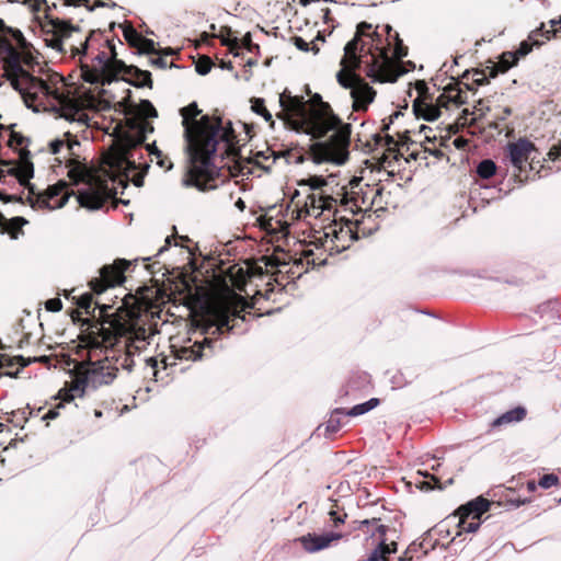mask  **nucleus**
I'll use <instances>...</instances> for the list:
<instances>
[{
    "label": "nucleus",
    "mask_w": 561,
    "mask_h": 561,
    "mask_svg": "<svg viewBox=\"0 0 561 561\" xmlns=\"http://www.w3.org/2000/svg\"><path fill=\"white\" fill-rule=\"evenodd\" d=\"M81 78L92 84H106L113 80H125L135 87H151V73L135 66H126L117 59L115 44L108 39L103 48L92 58L91 64L81 61Z\"/></svg>",
    "instance_id": "1a4fd4ad"
},
{
    "label": "nucleus",
    "mask_w": 561,
    "mask_h": 561,
    "mask_svg": "<svg viewBox=\"0 0 561 561\" xmlns=\"http://www.w3.org/2000/svg\"><path fill=\"white\" fill-rule=\"evenodd\" d=\"M337 205L352 213H355V208H359L357 198L350 196L344 187H341L335 195L329 192H311L307 195L304 207L297 210V219L308 216L318 218L325 213H332Z\"/></svg>",
    "instance_id": "9b49d317"
},
{
    "label": "nucleus",
    "mask_w": 561,
    "mask_h": 561,
    "mask_svg": "<svg viewBox=\"0 0 561 561\" xmlns=\"http://www.w3.org/2000/svg\"><path fill=\"white\" fill-rule=\"evenodd\" d=\"M526 416V410L523 407H516L510 411H506L497 419H495L492 423L493 426H501L511 424L514 422H519Z\"/></svg>",
    "instance_id": "393cba45"
},
{
    "label": "nucleus",
    "mask_w": 561,
    "mask_h": 561,
    "mask_svg": "<svg viewBox=\"0 0 561 561\" xmlns=\"http://www.w3.org/2000/svg\"><path fill=\"white\" fill-rule=\"evenodd\" d=\"M173 239L176 240L173 236L167 237L165 238V244L158 250L157 255H160L161 253H163L168 249V247L171 245V242H172Z\"/></svg>",
    "instance_id": "a18cd8bd"
},
{
    "label": "nucleus",
    "mask_w": 561,
    "mask_h": 561,
    "mask_svg": "<svg viewBox=\"0 0 561 561\" xmlns=\"http://www.w3.org/2000/svg\"><path fill=\"white\" fill-rule=\"evenodd\" d=\"M450 536H446V534H442L440 538L443 541H449L451 540V538H449Z\"/></svg>",
    "instance_id": "5fc2aeb1"
},
{
    "label": "nucleus",
    "mask_w": 561,
    "mask_h": 561,
    "mask_svg": "<svg viewBox=\"0 0 561 561\" xmlns=\"http://www.w3.org/2000/svg\"><path fill=\"white\" fill-rule=\"evenodd\" d=\"M519 57L515 51H506L503 53L499 62L495 66L496 71L505 72L513 66H515L518 61Z\"/></svg>",
    "instance_id": "cd10ccee"
},
{
    "label": "nucleus",
    "mask_w": 561,
    "mask_h": 561,
    "mask_svg": "<svg viewBox=\"0 0 561 561\" xmlns=\"http://www.w3.org/2000/svg\"><path fill=\"white\" fill-rule=\"evenodd\" d=\"M72 193L73 191L69 190L67 182L59 181L44 192L36 193L34 191L30 198L33 206L54 210L64 207Z\"/></svg>",
    "instance_id": "4468645a"
},
{
    "label": "nucleus",
    "mask_w": 561,
    "mask_h": 561,
    "mask_svg": "<svg viewBox=\"0 0 561 561\" xmlns=\"http://www.w3.org/2000/svg\"><path fill=\"white\" fill-rule=\"evenodd\" d=\"M341 538V534L333 531L320 535L309 533L308 535L298 538L297 541L300 542L307 552L312 553L330 547L333 542L339 541Z\"/></svg>",
    "instance_id": "aec40b11"
},
{
    "label": "nucleus",
    "mask_w": 561,
    "mask_h": 561,
    "mask_svg": "<svg viewBox=\"0 0 561 561\" xmlns=\"http://www.w3.org/2000/svg\"><path fill=\"white\" fill-rule=\"evenodd\" d=\"M139 111H140V114L136 115L135 117L142 118L146 122H148L147 118L157 117V115H158L157 110L154 108L152 103L148 100L141 101Z\"/></svg>",
    "instance_id": "473e14b6"
},
{
    "label": "nucleus",
    "mask_w": 561,
    "mask_h": 561,
    "mask_svg": "<svg viewBox=\"0 0 561 561\" xmlns=\"http://www.w3.org/2000/svg\"><path fill=\"white\" fill-rule=\"evenodd\" d=\"M417 473L423 476L424 478H430L431 481L434 482V484H431V482H428V481L421 482V485H420L421 489H425V490H432L434 488L442 489V485L439 484V479L437 477L430 474L427 472H422V471H419Z\"/></svg>",
    "instance_id": "e433bc0d"
},
{
    "label": "nucleus",
    "mask_w": 561,
    "mask_h": 561,
    "mask_svg": "<svg viewBox=\"0 0 561 561\" xmlns=\"http://www.w3.org/2000/svg\"><path fill=\"white\" fill-rule=\"evenodd\" d=\"M211 66H213V62H211L210 58L203 57V58H199V60L197 61L195 69L197 71V73L205 76L210 71Z\"/></svg>",
    "instance_id": "4c0bfd02"
},
{
    "label": "nucleus",
    "mask_w": 561,
    "mask_h": 561,
    "mask_svg": "<svg viewBox=\"0 0 561 561\" xmlns=\"http://www.w3.org/2000/svg\"><path fill=\"white\" fill-rule=\"evenodd\" d=\"M461 529L466 530L467 533H474L476 530H478V528H458V530L451 537V540L443 541L440 538L442 534H446V536H451L449 528H427V530L422 535L420 542H413L409 547L405 554L412 551H416L417 548L422 550L424 554H427L430 551L436 549L437 547L447 548L451 542H454L456 537L462 534ZM404 559H412V557L404 556L402 560Z\"/></svg>",
    "instance_id": "dca6fc26"
},
{
    "label": "nucleus",
    "mask_w": 561,
    "mask_h": 561,
    "mask_svg": "<svg viewBox=\"0 0 561 561\" xmlns=\"http://www.w3.org/2000/svg\"><path fill=\"white\" fill-rule=\"evenodd\" d=\"M356 239L357 236L350 225L334 224L325 228L322 247L330 253H340L348 249Z\"/></svg>",
    "instance_id": "f3484780"
},
{
    "label": "nucleus",
    "mask_w": 561,
    "mask_h": 561,
    "mask_svg": "<svg viewBox=\"0 0 561 561\" xmlns=\"http://www.w3.org/2000/svg\"><path fill=\"white\" fill-rule=\"evenodd\" d=\"M4 220V217L0 214V224Z\"/></svg>",
    "instance_id": "680f3d73"
},
{
    "label": "nucleus",
    "mask_w": 561,
    "mask_h": 561,
    "mask_svg": "<svg viewBox=\"0 0 561 561\" xmlns=\"http://www.w3.org/2000/svg\"><path fill=\"white\" fill-rule=\"evenodd\" d=\"M131 33L137 37V45L142 53L151 54L156 51V44L152 39L141 37L135 30Z\"/></svg>",
    "instance_id": "2f4dec72"
},
{
    "label": "nucleus",
    "mask_w": 561,
    "mask_h": 561,
    "mask_svg": "<svg viewBox=\"0 0 561 561\" xmlns=\"http://www.w3.org/2000/svg\"><path fill=\"white\" fill-rule=\"evenodd\" d=\"M152 131L153 126L150 122L137 117L127 118L126 127L116 138L113 152L107 158L110 167L123 172L136 186L144 184L145 174L149 169L148 162L142 159V144Z\"/></svg>",
    "instance_id": "0eeeda50"
},
{
    "label": "nucleus",
    "mask_w": 561,
    "mask_h": 561,
    "mask_svg": "<svg viewBox=\"0 0 561 561\" xmlns=\"http://www.w3.org/2000/svg\"><path fill=\"white\" fill-rule=\"evenodd\" d=\"M466 96L467 93L458 84H450L444 89L443 93L437 98V102L443 106H447L448 103L460 105L466 102Z\"/></svg>",
    "instance_id": "5701e85b"
},
{
    "label": "nucleus",
    "mask_w": 561,
    "mask_h": 561,
    "mask_svg": "<svg viewBox=\"0 0 561 561\" xmlns=\"http://www.w3.org/2000/svg\"><path fill=\"white\" fill-rule=\"evenodd\" d=\"M328 430H331V431H336L337 430V425L333 424V420H330L329 423H328Z\"/></svg>",
    "instance_id": "3c124183"
},
{
    "label": "nucleus",
    "mask_w": 561,
    "mask_h": 561,
    "mask_svg": "<svg viewBox=\"0 0 561 561\" xmlns=\"http://www.w3.org/2000/svg\"><path fill=\"white\" fill-rule=\"evenodd\" d=\"M151 64L153 66H157L159 68H165L167 67V61L162 58V57H156L151 60Z\"/></svg>",
    "instance_id": "49530a36"
},
{
    "label": "nucleus",
    "mask_w": 561,
    "mask_h": 561,
    "mask_svg": "<svg viewBox=\"0 0 561 561\" xmlns=\"http://www.w3.org/2000/svg\"><path fill=\"white\" fill-rule=\"evenodd\" d=\"M182 124L191 157V167L183 179L185 186H194L198 191L215 190L226 182L227 175L221 173L225 157H236L240 150V140L232 128L231 122L224 123L218 116L201 114L195 102L182 107Z\"/></svg>",
    "instance_id": "f03ea898"
},
{
    "label": "nucleus",
    "mask_w": 561,
    "mask_h": 561,
    "mask_svg": "<svg viewBox=\"0 0 561 561\" xmlns=\"http://www.w3.org/2000/svg\"><path fill=\"white\" fill-rule=\"evenodd\" d=\"M251 103V110L256 115H260L263 117V119L270 124L271 127H274V119L272 113L268 111L265 104V100L262 98H252L250 100Z\"/></svg>",
    "instance_id": "a878e982"
},
{
    "label": "nucleus",
    "mask_w": 561,
    "mask_h": 561,
    "mask_svg": "<svg viewBox=\"0 0 561 561\" xmlns=\"http://www.w3.org/2000/svg\"><path fill=\"white\" fill-rule=\"evenodd\" d=\"M62 308L60 299L54 298L46 301V309L53 312L59 311Z\"/></svg>",
    "instance_id": "ea45409f"
},
{
    "label": "nucleus",
    "mask_w": 561,
    "mask_h": 561,
    "mask_svg": "<svg viewBox=\"0 0 561 561\" xmlns=\"http://www.w3.org/2000/svg\"><path fill=\"white\" fill-rule=\"evenodd\" d=\"M101 412L100 411H95V416H101Z\"/></svg>",
    "instance_id": "052dcab7"
},
{
    "label": "nucleus",
    "mask_w": 561,
    "mask_h": 561,
    "mask_svg": "<svg viewBox=\"0 0 561 561\" xmlns=\"http://www.w3.org/2000/svg\"><path fill=\"white\" fill-rule=\"evenodd\" d=\"M34 169L33 163L30 161H23L16 169H15V176L19 180L21 185H24L30 194H34V185L30 183V179L33 178Z\"/></svg>",
    "instance_id": "b1692460"
},
{
    "label": "nucleus",
    "mask_w": 561,
    "mask_h": 561,
    "mask_svg": "<svg viewBox=\"0 0 561 561\" xmlns=\"http://www.w3.org/2000/svg\"><path fill=\"white\" fill-rule=\"evenodd\" d=\"M56 161H58L59 163L62 162V160L60 158H56Z\"/></svg>",
    "instance_id": "e2e57ef3"
},
{
    "label": "nucleus",
    "mask_w": 561,
    "mask_h": 561,
    "mask_svg": "<svg viewBox=\"0 0 561 561\" xmlns=\"http://www.w3.org/2000/svg\"><path fill=\"white\" fill-rule=\"evenodd\" d=\"M322 12H323V18H324L325 20H328V16H329V14H330V9H328V8L322 9Z\"/></svg>",
    "instance_id": "603ef678"
},
{
    "label": "nucleus",
    "mask_w": 561,
    "mask_h": 561,
    "mask_svg": "<svg viewBox=\"0 0 561 561\" xmlns=\"http://www.w3.org/2000/svg\"><path fill=\"white\" fill-rule=\"evenodd\" d=\"M495 171L496 164L490 159L481 161L477 167V173L482 179H490L495 174Z\"/></svg>",
    "instance_id": "7c9ffc66"
},
{
    "label": "nucleus",
    "mask_w": 561,
    "mask_h": 561,
    "mask_svg": "<svg viewBox=\"0 0 561 561\" xmlns=\"http://www.w3.org/2000/svg\"><path fill=\"white\" fill-rule=\"evenodd\" d=\"M116 4L115 3H112L111 7H115ZM102 7H110V4L105 3V2H101V1H98L95 2L93 5H90L88 7V10L89 11H93L95 10L96 8H102Z\"/></svg>",
    "instance_id": "de8ad7c7"
},
{
    "label": "nucleus",
    "mask_w": 561,
    "mask_h": 561,
    "mask_svg": "<svg viewBox=\"0 0 561 561\" xmlns=\"http://www.w3.org/2000/svg\"><path fill=\"white\" fill-rule=\"evenodd\" d=\"M56 400H59L58 403L50 408L44 415H43V420L45 421H48V420H55L58 415H59V410L61 408H64L65 403H67L68 401L66 400H62V398L60 397V394L58 393L57 397L55 398Z\"/></svg>",
    "instance_id": "f704fd0d"
},
{
    "label": "nucleus",
    "mask_w": 561,
    "mask_h": 561,
    "mask_svg": "<svg viewBox=\"0 0 561 561\" xmlns=\"http://www.w3.org/2000/svg\"><path fill=\"white\" fill-rule=\"evenodd\" d=\"M300 186H308L312 192H329L327 190L328 180L323 176L312 175L304 179L299 183Z\"/></svg>",
    "instance_id": "bb28decb"
},
{
    "label": "nucleus",
    "mask_w": 561,
    "mask_h": 561,
    "mask_svg": "<svg viewBox=\"0 0 561 561\" xmlns=\"http://www.w3.org/2000/svg\"><path fill=\"white\" fill-rule=\"evenodd\" d=\"M77 305L80 309H82L87 314L94 312L95 307L93 305V297L91 294L87 293L79 297Z\"/></svg>",
    "instance_id": "72a5a7b5"
},
{
    "label": "nucleus",
    "mask_w": 561,
    "mask_h": 561,
    "mask_svg": "<svg viewBox=\"0 0 561 561\" xmlns=\"http://www.w3.org/2000/svg\"><path fill=\"white\" fill-rule=\"evenodd\" d=\"M427 129H428V130H431V128H430V127H427V126H425V125H422V126L420 127V133H426V130H427Z\"/></svg>",
    "instance_id": "864d4df0"
},
{
    "label": "nucleus",
    "mask_w": 561,
    "mask_h": 561,
    "mask_svg": "<svg viewBox=\"0 0 561 561\" xmlns=\"http://www.w3.org/2000/svg\"><path fill=\"white\" fill-rule=\"evenodd\" d=\"M387 138H388V141H387L388 145L393 144V139L391 137L388 136Z\"/></svg>",
    "instance_id": "13d9d810"
},
{
    "label": "nucleus",
    "mask_w": 561,
    "mask_h": 561,
    "mask_svg": "<svg viewBox=\"0 0 561 561\" xmlns=\"http://www.w3.org/2000/svg\"><path fill=\"white\" fill-rule=\"evenodd\" d=\"M329 520L334 524V526H337L339 524H344L346 514L341 510H330L328 512Z\"/></svg>",
    "instance_id": "58836bf2"
},
{
    "label": "nucleus",
    "mask_w": 561,
    "mask_h": 561,
    "mask_svg": "<svg viewBox=\"0 0 561 561\" xmlns=\"http://www.w3.org/2000/svg\"><path fill=\"white\" fill-rule=\"evenodd\" d=\"M371 30V24L362 22L357 25L355 37L344 47V56L341 60L342 69L337 72V82L351 90L353 108L356 112L366 111L374 101L376 92L354 71L364 66L365 73L374 81L393 82L398 73L394 71V60H400L408 55V47L391 26L386 25L387 42L390 46L393 42L392 54L389 47L382 44L381 36Z\"/></svg>",
    "instance_id": "7ed1b4c3"
},
{
    "label": "nucleus",
    "mask_w": 561,
    "mask_h": 561,
    "mask_svg": "<svg viewBox=\"0 0 561 561\" xmlns=\"http://www.w3.org/2000/svg\"><path fill=\"white\" fill-rule=\"evenodd\" d=\"M313 101V104L308 105L302 96L293 95L285 89L279 93V111L275 116L286 127L313 138H321L332 130L328 140L311 146V154L317 163L343 164L348 158L351 125L342 123L319 94H316Z\"/></svg>",
    "instance_id": "20e7f679"
},
{
    "label": "nucleus",
    "mask_w": 561,
    "mask_h": 561,
    "mask_svg": "<svg viewBox=\"0 0 561 561\" xmlns=\"http://www.w3.org/2000/svg\"><path fill=\"white\" fill-rule=\"evenodd\" d=\"M22 220H23L22 218L16 217V218H13V219L11 220V224H13V222H18V221H22Z\"/></svg>",
    "instance_id": "4d7b16f0"
},
{
    "label": "nucleus",
    "mask_w": 561,
    "mask_h": 561,
    "mask_svg": "<svg viewBox=\"0 0 561 561\" xmlns=\"http://www.w3.org/2000/svg\"><path fill=\"white\" fill-rule=\"evenodd\" d=\"M95 306L101 320L91 324L82 339L88 348V362L79 366L70 387L59 390L66 401L82 397L85 388L112 382L119 368L130 371L134 355L158 333L160 311L144 298H125L111 314L107 312L110 305L96 301Z\"/></svg>",
    "instance_id": "f257e3e1"
},
{
    "label": "nucleus",
    "mask_w": 561,
    "mask_h": 561,
    "mask_svg": "<svg viewBox=\"0 0 561 561\" xmlns=\"http://www.w3.org/2000/svg\"><path fill=\"white\" fill-rule=\"evenodd\" d=\"M506 150L511 163L522 171L524 163L527 162L531 152L535 151V146L528 139L520 138L515 142H510Z\"/></svg>",
    "instance_id": "412c9836"
},
{
    "label": "nucleus",
    "mask_w": 561,
    "mask_h": 561,
    "mask_svg": "<svg viewBox=\"0 0 561 561\" xmlns=\"http://www.w3.org/2000/svg\"><path fill=\"white\" fill-rule=\"evenodd\" d=\"M236 207H237V208H239L240 210H244V208H245V204H244V202H243L241 198H239V199L236 202Z\"/></svg>",
    "instance_id": "8fccbe9b"
},
{
    "label": "nucleus",
    "mask_w": 561,
    "mask_h": 561,
    "mask_svg": "<svg viewBox=\"0 0 561 561\" xmlns=\"http://www.w3.org/2000/svg\"><path fill=\"white\" fill-rule=\"evenodd\" d=\"M512 114V110L508 106L499 107V111L494 114V117L499 121L506 119Z\"/></svg>",
    "instance_id": "79ce46f5"
},
{
    "label": "nucleus",
    "mask_w": 561,
    "mask_h": 561,
    "mask_svg": "<svg viewBox=\"0 0 561 561\" xmlns=\"http://www.w3.org/2000/svg\"><path fill=\"white\" fill-rule=\"evenodd\" d=\"M381 530V541L378 543V546L370 552V554L363 559L362 561H389V557L392 553L397 552L398 545L396 541H391L389 543L386 542V529L387 528H378Z\"/></svg>",
    "instance_id": "4be33fe9"
},
{
    "label": "nucleus",
    "mask_w": 561,
    "mask_h": 561,
    "mask_svg": "<svg viewBox=\"0 0 561 561\" xmlns=\"http://www.w3.org/2000/svg\"><path fill=\"white\" fill-rule=\"evenodd\" d=\"M215 341L209 337H203V340L186 339L181 344L172 343L170 345L169 355H159L158 357L146 358V368L149 369L156 380H158L160 374V367L165 370L169 367L175 366L178 360H197L204 355L206 348H213Z\"/></svg>",
    "instance_id": "9d476101"
},
{
    "label": "nucleus",
    "mask_w": 561,
    "mask_h": 561,
    "mask_svg": "<svg viewBox=\"0 0 561 561\" xmlns=\"http://www.w3.org/2000/svg\"><path fill=\"white\" fill-rule=\"evenodd\" d=\"M492 503L483 496H478L459 506L454 514L446 519L456 523L455 526H480L483 515L489 512Z\"/></svg>",
    "instance_id": "ddd939ff"
},
{
    "label": "nucleus",
    "mask_w": 561,
    "mask_h": 561,
    "mask_svg": "<svg viewBox=\"0 0 561 561\" xmlns=\"http://www.w3.org/2000/svg\"><path fill=\"white\" fill-rule=\"evenodd\" d=\"M128 266L129 263L124 259H118L111 265H104L100 270V276L90 280L91 290L100 295L107 288L121 285L125 280L124 273Z\"/></svg>",
    "instance_id": "2eb2a0df"
},
{
    "label": "nucleus",
    "mask_w": 561,
    "mask_h": 561,
    "mask_svg": "<svg viewBox=\"0 0 561 561\" xmlns=\"http://www.w3.org/2000/svg\"><path fill=\"white\" fill-rule=\"evenodd\" d=\"M360 526H369V520H368V519H364V520L360 523Z\"/></svg>",
    "instance_id": "6e6d98bb"
},
{
    "label": "nucleus",
    "mask_w": 561,
    "mask_h": 561,
    "mask_svg": "<svg viewBox=\"0 0 561 561\" xmlns=\"http://www.w3.org/2000/svg\"><path fill=\"white\" fill-rule=\"evenodd\" d=\"M30 11L34 14V20L37 21L43 32L48 36L46 43L57 51L70 50L73 57L78 56L80 62L82 56H87L89 49L92 47L93 36L90 34L83 39H80L78 45L71 41L75 35H80V28L73 26L70 22L59 19L53 14V10L60 7H85L88 9L90 0H59L51 5L47 4L46 0H26L24 2Z\"/></svg>",
    "instance_id": "423d86ee"
},
{
    "label": "nucleus",
    "mask_w": 561,
    "mask_h": 561,
    "mask_svg": "<svg viewBox=\"0 0 561 561\" xmlns=\"http://www.w3.org/2000/svg\"><path fill=\"white\" fill-rule=\"evenodd\" d=\"M295 46L301 51H309L311 49L310 44L306 42L302 37L294 38ZM314 49V47H312Z\"/></svg>",
    "instance_id": "a19ab883"
},
{
    "label": "nucleus",
    "mask_w": 561,
    "mask_h": 561,
    "mask_svg": "<svg viewBox=\"0 0 561 561\" xmlns=\"http://www.w3.org/2000/svg\"><path fill=\"white\" fill-rule=\"evenodd\" d=\"M222 44H224V45L229 46L231 51H232L234 48H237V47H238V41H237V38H234V39H232V41H230V39H225V41L222 42Z\"/></svg>",
    "instance_id": "09e8293b"
},
{
    "label": "nucleus",
    "mask_w": 561,
    "mask_h": 561,
    "mask_svg": "<svg viewBox=\"0 0 561 561\" xmlns=\"http://www.w3.org/2000/svg\"><path fill=\"white\" fill-rule=\"evenodd\" d=\"M474 110L480 113V116H483L485 112L491 111L490 106L485 104V101L479 100L478 104L474 106Z\"/></svg>",
    "instance_id": "37998d69"
},
{
    "label": "nucleus",
    "mask_w": 561,
    "mask_h": 561,
    "mask_svg": "<svg viewBox=\"0 0 561 561\" xmlns=\"http://www.w3.org/2000/svg\"><path fill=\"white\" fill-rule=\"evenodd\" d=\"M7 64L11 83L28 108L55 111L69 105L64 77L39 68L31 53L12 50Z\"/></svg>",
    "instance_id": "39448f33"
},
{
    "label": "nucleus",
    "mask_w": 561,
    "mask_h": 561,
    "mask_svg": "<svg viewBox=\"0 0 561 561\" xmlns=\"http://www.w3.org/2000/svg\"><path fill=\"white\" fill-rule=\"evenodd\" d=\"M416 89L419 91V96L413 102V112L416 117H421L425 121L433 122L437 119L440 115L439 105H434L432 102L426 100V90L427 87L425 82L419 81L416 82Z\"/></svg>",
    "instance_id": "a211bd4d"
},
{
    "label": "nucleus",
    "mask_w": 561,
    "mask_h": 561,
    "mask_svg": "<svg viewBox=\"0 0 561 561\" xmlns=\"http://www.w3.org/2000/svg\"><path fill=\"white\" fill-rule=\"evenodd\" d=\"M64 137L50 141L49 150L53 154L65 152L64 159L68 169V178L73 184L82 185L77 194L80 206L92 210L100 209L111 197L112 191L105 180L98 178L84 163L75 158L77 156L76 148L80 146V142L69 133H66Z\"/></svg>",
    "instance_id": "6e6552de"
},
{
    "label": "nucleus",
    "mask_w": 561,
    "mask_h": 561,
    "mask_svg": "<svg viewBox=\"0 0 561 561\" xmlns=\"http://www.w3.org/2000/svg\"><path fill=\"white\" fill-rule=\"evenodd\" d=\"M145 150L148 151L150 156H153L156 158L157 164L160 168H163L165 170L172 169L173 164L171 160L168 157L163 156L162 151L153 147V145H147Z\"/></svg>",
    "instance_id": "c756f323"
},
{
    "label": "nucleus",
    "mask_w": 561,
    "mask_h": 561,
    "mask_svg": "<svg viewBox=\"0 0 561 561\" xmlns=\"http://www.w3.org/2000/svg\"><path fill=\"white\" fill-rule=\"evenodd\" d=\"M559 482V478L558 476L553 474V473H548V474H543L540 479H539V482L538 484L542 488V489H550L552 486H556Z\"/></svg>",
    "instance_id": "c9c22d12"
},
{
    "label": "nucleus",
    "mask_w": 561,
    "mask_h": 561,
    "mask_svg": "<svg viewBox=\"0 0 561 561\" xmlns=\"http://www.w3.org/2000/svg\"><path fill=\"white\" fill-rule=\"evenodd\" d=\"M248 304L241 298L233 296L228 300H224L215 306L213 317V323L208 330L213 329V333L224 332H243L245 328L243 322L245 321V309Z\"/></svg>",
    "instance_id": "f8f14e48"
},
{
    "label": "nucleus",
    "mask_w": 561,
    "mask_h": 561,
    "mask_svg": "<svg viewBox=\"0 0 561 561\" xmlns=\"http://www.w3.org/2000/svg\"><path fill=\"white\" fill-rule=\"evenodd\" d=\"M133 28L125 30L124 35L125 38L134 46L137 45V37L131 33Z\"/></svg>",
    "instance_id": "c03bdc74"
},
{
    "label": "nucleus",
    "mask_w": 561,
    "mask_h": 561,
    "mask_svg": "<svg viewBox=\"0 0 561 561\" xmlns=\"http://www.w3.org/2000/svg\"><path fill=\"white\" fill-rule=\"evenodd\" d=\"M4 360H5L4 358H0V367H2V366H4V365H5V364H4Z\"/></svg>",
    "instance_id": "bf43d9fd"
},
{
    "label": "nucleus",
    "mask_w": 561,
    "mask_h": 561,
    "mask_svg": "<svg viewBox=\"0 0 561 561\" xmlns=\"http://www.w3.org/2000/svg\"><path fill=\"white\" fill-rule=\"evenodd\" d=\"M550 23H551V27H552L551 30H545V25L541 24L540 27L536 28L535 31H533L529 34V36L526 41H523L520 43L518 49L515 51V53H517V56L519 58L528 55L533 50L534 46H540L543 44V42H540L537 38L538 35H541L546 39H549L551 34L554 35L559 32V30H561V19L560 20H551Z\"/></svg>",
    "instance_id": "6ab92c4d"
},
{
    "label": "nucleus",
    "mask_w": 561,
    "mask_h": 561,
    "mask_svg": "<svg viewBox=\"0 0 561 561\" xmlns=\"http://www.w3.org/2000/svg\"><path fill=\"white\" fill-rule=\"evenodd\" d=\"M378 404H379V400L376 398H371L366 402L354 405L352 409H350L347 411L346 414L350 416L363 415V414L369 412L370 410H373L374 408H376Z\"/></svg>",
    "instance_id": "c85d7f7f"
}]
</instances>
